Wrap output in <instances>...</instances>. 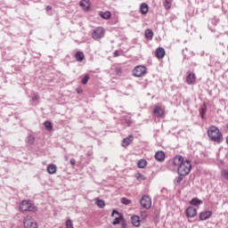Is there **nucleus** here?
I'll list each match as a JSON object with an SVG mask.
<instances>
[{"label":"nucleus","mask_w":228,"mask_h":228,"mask_svg":"<svg viewBox=\"0 0 228 228\" xmlns=\"http://www.w3.org/2000/svg\"><path fill=\"white\" fill-rule=\"evenodd\" d=\"M173 165L177 167V173L179 175H189L191 172V162L181 155H177L173 159Z\"/></svg>","instance_id":"nucleus-1"},{"label":"nucleus","mask_w":228,"mask_h":228,"mask_svg":"<svg viewBox=\"0 0 228 228\" xmlns=\"http://www.w3.org/2000/svg\"><path fill=\"white\" fill-rule=\"evenodd\" d=\"M208 135L212 140V142H216V143H222L224 141V135L220 129L215 126H210L208 130Z\"/></svg>","instance_id":"nucleus-2"},{"label":"nucleus","mask_w":228,"mask_h":228,"mask_svg":"<svg viewBox=\"0 0 228 228\" xmlns=\"http://www.w3.org/2000/svg\"><path fill=\"white\" fill-rule=\"evenodd\" d=\"M20 210L21 211H30L32 213H35L37 211V207L35 206V204L31 203V201L29 200H23L20 204Z\"/></svg>","instance_id":"nucleus-3"},{"label":"nucleus","mask_w":228,"mask_h":228,"mask_svg":"<svg viewBox=\"0 0 228 228\" xmlns=\"http://www.w3.org/2000/svg\"><path fill=\"white\" fill-rule=\"evenodd\" d=\"M23 227L24 228H38V223H37V221L30 216H27L23 219Z\"/></svg>","instance_id":"nucleus-4"},{"label":"nucleus","mask_w":228,"mask_h":228,"mask_svg":"<svg viewBox=\"0 0 228 228\" xmlns=\"http://www.w3.org/2000/svg\"><path fill=\"white\" fill-rule=\"evenodd\" d=\"M147 74V68L145 66H136L133 70V76L134 77H143Z\"/></svg>","instance_id":"nucleus-5"},{"label":"nucleus","mask_w":228,"mask_h":228,"mask_svg":"<svg viewBox=\"0 0 228 228\" xmlns=\"http://www.w3.org/2000/svg\"><path fill=\"white\" fill-rule=\"evenodd\" d=\"M104 28L102 27H97L92 34V37L94 38V40H101V38L104 37Z\"/></svg>","instance_id":"nucleus-6"},{"label":"nucleus","mask_w":228,"mask_h":228,"mask_svg":"<svg viewBox=\"0 0 228 228\" xmlns=\"http://www.w3.org/2000/svg\"><path fill=\"white\" fill-rule=\"evenodd\" d=\"M140 202L141 206L145 209H151L152 208V200L148 195H143Z\"/></svg>","instance_id":"nucleus-7"},{"label":"nucleus","mask_w":228,"mask_h":228,"mask_svg":"<svg viewBox=\"0 0 228 228\" xmlns=\"http://www.w3.org/2000/svg\"><path fill=\"white\" fill-rule=\"evenodd\" d=\"M111 216H114L115 218L112 222V225H118V224H120V222L124 220V216L117 210L112 211Z\"/></svg>","instance_id":"nucleus-8"},{"label":"nucleus","mask_w":228,"mask_h":228,"mask_svg":"<svg viewBox=\"0 0 228 228\" xmlns=\"http://www.w3.org/2000/svg\"><path fill=\"white\" fill-rule=\"evenodd\" d=\"M211 216H213V211H211V210H205V211H202L200 213V222L208 220V218H211Z\"/></svg>","instance_id":"nucleus-9"},{"label":"nucleus","mask_w":228,"mask_h":228,"mask_svg":"<svg viewBox=\"0 0 228 228\" xmlns=\"http://www.w3.org/2000/svg\"><path fill=\"white\" fill-rule=\"evenodd\" d=\"M186 83L187 85H195V83H197V76H195V73L187 72Z\"/></svg>","instance_id":"nucleus-10"},{"label":"nucleus","mask_w":228,"mask_h":228,"mask_svg":"<svg viewBox=\"0 0 228 228\" xmlns=\"http://www.w3.org/2000/svg\"><path fill=\"white\" fill-rule=\"evenodd\" d=\"M185 215L187 218H195V216L197 215V208L194 207H188L185 210Z\"/></svg>","instance_id":"nucleus-11"},{"label":"nucleus","mask_w":228,"mask_h":228,"mask_svg":"<svg viewBox=\"0 0 228 228\" xmlns=\"http://www.w3.org/2000/svg\"><path fill=\"white\" fill-rule=\"evenodd\" d=\"M153 113L157 117H163L165 115V109L159 105H154Z\"/></svg>","instance_id":"nucleus-12"},{"label":"nucleus","mask_w":228,"mask_h":228,"mask_svg":"<svg viewBox=\"0 0 228 228\" xmlns=\"http://www.w3.org/2000/svg\"><path fill=\"white\" fill-rule=\"evenodd\" d=\"M165 48L163 47H159L156 49L155 51V56L156 58H158V60H163L165 58Z\"/></svg>","instance_id":"nucleus-13"},{"label":"nucleus","mask_w":228,"mask_h":228,"mask_svg":"<svg viewBox=\"0 0 228 228\" xmlns=\"http://www.w3.org/2000/svg\"><path fill=\"white\" fill-rule=\"evenodd\" d=\"M133 140H134V136L133 135H128L127 137H126L123 142H122V147H129V145H131V142H133Z\"/></svg>","instance_id":"nucleus-14"},{"label":"nucleus","mask_w":228,"mask_h":228,"mask_svg":"<svg viewBox=\"0 0 228 228\" xmlns=\"http://www.w3.org/2000/svg\"><path fill=\"white\" fill-rule=\"evenodd\" d=\"M131 223L134 227H140L142 225V220H140V216H133L131 217Z\"/></svg>","instance_id":"nucleus-15"},{"label":"nucleus","mask_w":228,"mask_h":228,"mask_svg":"<svg viewBox=\"0 0 228 228\" xmlns=\"http://www.w3.org/2000/svg\"><path fill=\"white\" fill-rule=\"evenodd\" d=\"M140 12L142 15H147V13H149V4L146 3L141 4Z\"/></svg>","instance_id":"nucleus-16"},{"label":"nucleus","mask_w":228,"mask_h":228,"mask_svg":"<svg viewBox=\"0 0 228 228\" xmlns=\"http://www.w3.org/2000/svg\"><path fill=\"white\" fill-rule=\"evenodd\" d=\"M99 15L100 17H102V19H104L105 20H108L110 19H111V12L110 11H106V12H99Z\"/></svg>","instance_id":"nucleus-17"},{"label":"nucleus","mask_w":228,"mask_h":228,"mask_svg":"<svg viewBox=\"0 0 228 228\" xmlns=\"http://www.w3.org/2000/svg\"><path fill=\"white\" fill-rule=\"evenodd\" d=\"M80 6L81 8H83V10L88 11L90 10V0H82L80 1Z\"/></svg>","instance_id":"nucleus-18"},{"label":"nucleus","mask_w":228,"mask_h":228,"mask_svg":"<svg viewBox=\"0 0 228 228\" xmlns=\"http://www.w3.org/2000/svg\"><path fill=\"white\" fill-rule=\"evenodd\" d=\"M155 159L157 161H165V152L159 151L155 153Z\"/></svg>","instance_id":"nucleus-19"},{"label":"nucleus","mask_w":228,"mask_h":228,"mask_svg":"<svg viewBox=\"0 0 228 228\" xmlns=\"http://www.w3.org/2000/svg\"><path fill=\"white\" fill-rule=\"evenodd\" d=\"M48 174H56V171L58 170V167H56V165L54 164H50L47 166V168H46Z\"/></svg>","instance_id":"nucleus-20"},{"label":"nucleus","mask_w":228,"mask_h":228,"mask_svg":"<svg viewBox=\"0 0 228 228\" xmlns=\"http://www.w3.org/2000/svg\"><path fill=\"white\" fill-rule=\"evenodd\" d=\"M144 37L145 38H147L148 40H152V38H154V32L152 31V29L148 28L145 30L144 32Z\"/></svg>","instance_id":"nucleus-21"},{"label":"nucleus","mask_w":228,"mask_h":228,"mask_svg":"<svg viewBox=\"0 0 228 228\" xmlns=\"http://www.w3.org/2000/svg\"><path fill=\"white\" fill-rule=\"evenodd\" d=\"M75 60H77V61H83V60H85V53L83 52H77L75 53Z\"/></svg>","instance_id":"nucleus-22"},{"label":"nucleus","mask_w":228,"mask_h":228,"mask_svg":"<svg viewBox=\"0 0 228 228\" xmlns=\"http://www.w3.org/2000/svg\"><path fill=\"white\" fill-rule=\"evenodd\" d=\"M207 111H208V106L206 104H203L200 109V115L201 118H204V117H206Z\"/></svg>","instance_id":"nucleus-23"},{"label":"nucleus","mask_w":228,"mask_h":228,"mask_svg":"<svg viewBox=\"0 0 228 228\" xmlns=\"http://www.w3.org/2000/svg\"><path fill=\"white\" fill-rule=\"evenodd\" d=\"M137 167L138 168H145V167H147V160L145 159H141L137 162Z\"/></svg>","instance_id":"nucleus-24"},{"label":"nucleus","mask_w":228,"mask_h":228,"mask_svg":"<svg viewBox=\"0 0 228 228\" xmlns=\"http://www.w3.org/2000/svg\"><path fill=\"white\" fill-rule=\"evenodd\" d=\"M173 0H164L163 6L166 10H170L172 8Z\"/></svg>","instance_id":"nucleus-25"},{"label":"nucleus","mask_w":228,"mask_h":228,"mask_svg":"<svg viewBox=\"0 0 228 228\" xmlns=\"http://www.w3.org/2000/svg\"><path fill=\"white\" fill-rule=\"evenodd\" d=\"M190 204L191 206H200V204H202V200L197 199V198H194L192 199L191 201H190Z\"/></svg>","instance_id":"nucleus-26"},{"label":"nucleus","mask_w":228,"mask_h":228,"mask_svg":"<svg viewBox=\"0 0 228 228\" xmlns=\"http://www.w3.org/2000/svg\"><path fill=\"white\" fill-rule=\"evenodd\" d=\"M95 204L98 206V208H104L106 206V203L102 200L95 199Z\"/></svg>","instance_id":"nucleus-27"},{"label":"nucleus","mask_w":228,"mask_h":228,"mask_svg":"<svg viewBox=\"0 0 228 228\" xmlns=\"http://www.w3.org/2000/svg\"><path fill=\"white\" fill-rule=\"evenodd\" d=\"M182 183H183V176L182 175H180L178 177H175V186H181Z\"/></svg>","instance_id":"nucleus-28"},{"label":"nucleus","mask_w":228,"mask_h":228,"mask_svg":"<svg viewBox=\"0 0 228 228\" xmlns=\"http://www.w3.org/2000/svg\"><path fill=\"white\" fill-rule=\"evenodd\" d=\"M44 126L47 131H53V124L50 121H45Z\"/></svg>","instance_id":"nucleus-29"},{"label":"nucleus","mask_w":228,"mask_h":228,"mask_svg":"<svg viewBox=\"0 0 228 228\" xmlns=\"http://www.w3.org/2000/svg\"><path fill=\"white\" fill-rule=\"evenodd\" d=\"M135 178L137 179V181H145V179H147V177L142 175V173L135 174Z\"/></svg>","instance_id":"nucleus-30"},{"label":"nucleus","mask_w":228,"mask_h":228,"mask_svg":"<svg viewBox=\"0 0 228 228\" xmlns=\"http://www.w3.org/2000/svg\"><path fill=\"white\" fill-rule=\"evenodd\" d=\"M28 143L33 145V143H35V136H33L31 134L28 135Z\"/></svg>","instance_id":"nucleus-31"},{"label":"nucleus","mask_w":228,"mask_h":228,"mask_svg":"<svg viewBox=\"0 0 228 228\" xmlns=\"http://www.w3.org/2000/svg\"><path fill=\"white\" fill-rule=\"evenodd\" d=\"M121 202L122 204H125V206H128V204H131V200H128L127 198H122Z\"/></svg>","instance_id":"nucleus-32"},{"label":"nucleus","mask_w":228,"mask_h":228,"mask_svg":"<svg viewBox=\"0 0 228 228\" xmlns=\"http://www.w3.org/2000/svg\"><path fill=\"white\" fill-rule=\"evenodd\" d=\"M89 79H90V75H86L82 79V85H86Z\"/></svg>","instance_id":"nucleus-33"},{"label":"nucleus","mask_w":228,"mask_h":228,"mask_svg":"<svg viewBox=\"0 0 228 228\" xmlns=\"http://www.w3.org/2000/svg\"><path fill=\"white\" fill-rule=\"evenodd\" d=\"M66 227H67V228H74L71 220H67V221H66Z\"/></svg>","instance_id":"nucleus-34"},{"label":"nucleus","mask_w":228,"mask_h":228,"mask_svg":"<svg viewBox=\"0 0 228 228\" xmlns=\"http://www.w3.org/2000/svg\"><path fill=\"white\" fill-rule=\"evenodd\" d=\"M121 222H122V224H121V228H126V227H127V224H126V220L123 219Z\"/></svg>","instance_id":"nucleus-35"},{"label":"nucleus","mask_w":228,"mask_h":228,"mask_svg":"<svg viewBox=\"0 0 228 228\" xmlns=\"http://www.w3.org/2000/svg\"><path fill=\"white\" fill-rule=\"evenodd\" d=\"M45 10L46 12H51V10H53V7H51V5H47Z\"/></svg>","instance_id":"nucleus-36"},{"label":"nucleus","mask_w":228,"mask_h":228,"mask_svg":"<svg viewBox=\"0 0 228 228\" xmlns=\"http://www.w3.org/2000/svg\"><path fill=\"white\" fill-rule=\"evenodd\" d=\"M113 56H114V58H117V57L119 56L118 50H116V51L114 52V55H113Z\"/></svg>","instance_id":"nucleus-37"},{"label":"nucleus","mask_w":228,"mask_h":228,"mask_svg":"<svg viewBox=\"0 0 228 228\" xmlns=\"http://www.w3.org/2000/svg\"><path fill=\"white\" fill-rule=\"evenodd\" d=\"M70 164H71L72 166L76 165V159H70Z\"/></svg>","instance_id":"nucleus-38"},{"label":"nucleus","mask_w":228,"mask_h":228,"mask_svg":"<svg viewBox=\"0 0 228 228\" xmlns=\"http://www.w3.org/2000/svg\"><path fill=\"white\" fill-rule=\"evenodd\" d=\"M144 216H147V214L144 213Z\"/></svg>","instance_id":"nucleus-39"}]
</instances>
